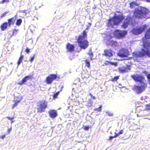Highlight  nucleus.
Masks as SVG:
<instances>
[{"label": "nucleus", "instance_id": "obj_18", "mask_svg": "<svg viewBox=\"0 0 150 150\" xmlns=\"http://www.w3.org/2000/svg\"><path fill=\"white\" fill-rule=\"evenodd\" d=\"M49 116L50 117L54 118L57 116V112L56 110H51L49 112Z\"/></svg>", "mask_w": 150, "mask_h": 150}, {"label": "nucleus", "instance_id": "obj_15", "mask_svg": "<svg viewBox=\"0 0 150 150\" xmlns=\"http://www.w3.org/2000/svg\"><path fill=\"white\" fill-rule=\"evenodd\" d=\"M33 78L32 75L26 76L23 78V79L21 81H19L18 83V84L20 85H22L25 83L29 80Z\"/></svg>", "mask_w": 150, "mask_h": 150}, {"label": "nucleus", "instance_id": "obj_34", "mask_svg": "<svg viewBox=\"0 0 150 150\" xmlns=\"http://www.w3.org/2000/svg\"><path fill=\"white\" fill-rule=\"evenodd\" d=\"M35 55V54H34L33 55V56L32 57H31L30 58V59L29 61L31 62H32L33 61V60H34V59Z\"/></svg>", "mask_w": 150, "mask_h": 150}, {"label": "nucleus", "instance_id": "obj_9", "mask_svg": "<svg viewBox=\"0 0 150 150\" xmlns=\"http://www.w3.org/2000/svg\"><path fill=\"white\" fill-rule=\"evenodd\" d=\"M117 55L121 57H127L130 53L128 49L122 48L119 50Z\"/></svg>", "mask_w": 150, "mask_h": 150}, {"label": "nucleus", "instance_id": "obj_5", "mask_svg": "<svg viewBox=\"0 0 150 150\" xmlns=\"http://www.w3.org/2000/svg\"><path fill=\"white\" fill-rule=\"evenodd\" d=\"M127 34L126 30H116L114 32V37L116 38L121 39L124 38Z\"/></svg>", "mask_w": 150, "mask_h": 150}, {"label": "nucleus", "instance_id": "obj_14", "mask_svg": "<svg viewBox=\"0 0 150 150\" xmlns=\"http://www.w3.org/2000/svg\"><path fill=\"white\" fill-rule=\"evenodd\" d=\"M131 67L130 65H127L126 67L122 66L119 67L118 68V71L120 73H125L130 69Z\"/></svg>", "mask_w": 150, "mask_h": 150}, {"label": "nucleus", "instance_id": "obj_7", "mask_svg": "<svg viewBox=\"0 0 150 150\" xmlns=\"http://www.w3.org/2000/svg\"><path fill=\"white\" fill-rule=\"evenodd\" d=\"M134 21L133 18L130 15H128L127 16L125 21L122 25V27L124 28H127L129 25H133Z\"/></svg>", "mask_w": 150, "mask_h": 150}, {"label": "nucleus", "instance_id": "obj_12", "mask_svg": "<svg viewBox=\"0 0 150 150\" xmlns=\"http://www.w3.org/2000/svg\"><path fill=\"white\" fill-rule=\"evenodd\" d=\"M132 78L136 82L143 83V81L145 80L144 77L142 75L136 74L131 75Z\"/></svg>", "mask_w": 150, "mask_h": 150}, {"label": "nucleus", "instance_id": "obj_24", "mask_svg": "<svg viewBox=\"0 0 150 150\" xmlns=\"http://www.w3.org/2000/svg\"><path fill=\"white\" fill-rule=\"evenodd\" d=\"M22 22V20L21 18L18 19L16 22V25L17 26H20Z\"/></svg>", "mask_w": 150, "mask_h": 150}, {"label": "nucleus", "instance_id": "obj_4", "mask_svg": "<svg viewBox=\"0 0 150 150\" xmlns=\"http://www.w3.org/2000/svg\"><path fill=\"white\" fill-rule=\"evenodd\" d=\"M60 79V76L59 75L57 74H51L46 77L45 81L47 84H51L54 80L58 81Z\"/></svg>", "mask_w": 150, "mask_h": 150}, {"label": "nucleus", "instance_id": "obj_42", "mask_svg": "<svg viewBox=\"0 0 150 150\" xmlns=\"http://www.w3.org/2000/svg\"><path fill=\"white\" fill-rule=\"evenodd\" d=\"M25 51L27 53H29L30 52V49H28V47H27L25 50Z\"/></svg>", "mask_w": 150, "mask_h": 150}, {"label": "nucleus", "instance_id": "obj_45", "mask_svg": "<svg viewBox=\"0 0 150 150\" xmlns=\"http://www.w3.org/2000/svg\"><path fill=\"white\" fill-rule=\"evenodd\" d=\"M9 1V0H3L1 2V3H3L5 2H8Z\"/></svg>", "mask_w": 150, "mask_h": 150}, {"label": "nucleus", "instance_id": "obj_23", "mask_svg": "<svg viewBox=\"0 0 150 150\" xmlns=\"http://www.w3.org/2000/svg\"><path fill=\"white\" fill-rule=\"evenodd\" d=\"M88 54L90 56V59L91 60L93 59V52H91V49L89 50V52L88 53Z\"/></svg>", "mask_w": 150, "mask_h": 150}, {"label": "nucleus", "instance_id": "obj_38", "mask_svg": "<svg viewBox=\"0 0 150 150\" xmlns=\"http://www.w3.org/2000/svg\"><path fill=\"white\" fill-rule=\"evenodd\" d=\"M6 118H7L8 120H9L11 121L12 120H13L14 118V117H9L8 116Z\"/></svg>", "mask_w": 150, "mask_h": 150}, {"label": "nucleus", "instance_id": "obj_3", "mask_svg": "<svg viewBox=\"0 0 150 150\" xmlns=\"http://www.w3.org/2000/svg\"><path fill=\"white\" fill-rule=\"evenodd\" d=\"M150 12L147 8L141 7L139 9H135L133 13V16L136 18L143 19L144 18H149L150 16H148L149 15Z\"/></svg>", "mask_w": 150, "mask_h": 150}, {"label": "nucleus", "instance_id": "obj_27", "mask_svg": "<svg viewBox=\"0 0 150 150\" xmlns=\"http://www.w3.org/2000/svg\"><path fill=\"white\" fill-rule=\"evenodd\" d=\"M124 133L123 130L122 129H121L120 131L118 133H116V132L115 133V134L116 135L117 137L119 136L120 134H122Z\"/></svg>", "mask_w": 150, "mask_h": 150}, {"label": "nucleus", "instance_id": "obj_35", "mask_svg": "<svg viewBox=\"0 0 150 150\" xmlns=\"http://www.w3.org/2000/svg\"><path fill=\"white\" fill-rule=\"evenodd\" d=\"M116 137H117L115 134V135L114 136H110L109 137V140H112L113 138H115Z\"/></svg>", "mask_w": 150, "mask_h": 150}, {"label": "nucleus", "instance_id": "obj_32", "mask_svg": "<svg viewBox=\"0 0 150 150\" xmlns=\"http://www.w3.org/2000/svg\"><path fill=\"white\" fill-rule=\"evenodd\" d=\"M59 91H58L56 93L54 94L53 95V98L55 99L56 98H57L59 94Z\"/></svg>", "mask_w": 150, "mask_h": 150}, {"label": "nucleus", "instance_id": "obj_47", "mask_svg": "<svg viewBox=\"0 0 150 150\" xmlns=\"http://www.w3.org/2000/svg\"><path fill=\"white\" fill-rule=\"evenodd\" d=\"M108 115L110 116H112L113 115V114L112 113H109L108 114Z\"/></svg>", "mask_w": 150, "mask_h": 150}, {"label": "nucleus", "instance_id": "obj_16", "mask_svg": "<svg viewBox=\"0 0 150 150\" xmlns=\"http://www.w3.org/2000/svg\"><path fill=\"white\" fill-rule=\"evenodd\" d=\"M66 48L67 52H72L75 50V46L74 45L68 43L66 46Z\"/></svg>", "mask_w": 150, "mask_h": 150}, {"label": "nucleus", "instance_id": "obj_41", "mask_svg": "<svg viewBox=\"0 0 150 150\" xmlns=\"http://www.w3.org/2000/svg\"><path fill=\"white\" fill-rule=\"evenodd\" d=\"M89 129V127L85 126L83 127V129L85 130H88Z\"/></svg>", "mask_w": 150, "mask_h": 150}, {"label": "nucleus", "instance_id": "obj_11", "mask_svg": "<svg viewBox=\"0 0 150 150\" xmlns=\"http://www.w3.org/2000/svg\"><path fill=\"white\" fill-rule=\"evenodd\" d=\"M47 102L45 100L40 101L38 107L37 108L38 112H44L45 110L47 107Z\"/></svg>", "mask_w": 150, "mask_h": 150}, {"label": "nucleus", "instance_id": "obj_20", "mask_svg": "<svg viewBox=\"0 0 150 150\" xmlns=\"http://www.w3.org/2000/svg\"><path fill=\"white\" fill-rule=\"evenodd\" d=\"M8 24L7 22H4L2 23L0 26L1 29L2 31H4L7 28Z\"/></svg>", "mask_w": 150, "mask_h": 150}, {"label": "nucleus", "instance_id": "obj_31", "mask_svg": "<svg viewBox=\"0 0 150 150\" xmlns=\"http://www.w3.org/2000/svg\"><path fill=\"white\" fill-rule=\"evenodd\" d=\"M119 76H115L112 79L111 81L112 82L117 81V80L119 79Z\"/></svg>", "mask_w": 150, "mask_h": 150}, {"label": "nucleus", "instance_id": "obj_48", "mask_svg": "<svg viewBox=\"0 0 150 150\" xmlns=\"http://www.w3.org/2000/svg\"><path fill=\"white\" fill-rule=\"evenodd\" d=\"M27 11L26 10H24L21 11V12L23 13H25Z\"/></svg>", "mask_w": 150, "mask_h": 150}, {"label": "nucleus", "instance_id": "obj_52", "mask_svg": "<svg viewBox=\"0 0 150 150\" xmlns=\"http://www.w3.org/2000/svg\"><path fill=\"white\" fill-rule=\"evenodd\" d=\"M149 82V83L150 85V80L149 81H148Z\"/></svg>", "mask_w": 150, "mask_h": 150}, {"label": "nucleus", "instance_id": "obj_17", "mask_svg": "<svg viewBox=\"0 0 150 150\" xmlns=\"http://www.w3.org/2000/svg\"><path fill=\"white\" fill-rule=\"evenodd\" d=\"M17 17V15H16L13 17L8 19V23L9 27L11 25H13L14 24L16 20Z\"/></svg>", "mask_w": 150, "mask_h": 150}, {"label": "nucleus", "instance_id": "obj_50", "mask_svg": "<svg viewBox=\"0 0 150 150\" xmlns=\"http://www.w3.org/2000/svg\"><path fill=\"white\" fill-rule=\"evenodd\" d=\"M146 1L150 3V0H146Z\"/></svg>", "mask_w": 150, "mask_h": 150}, {"label": "nucleus", "instance_id": "obj_8", "mask_svg": "<svg viewBox=\"0 0 150 150\" xmlns=\"http://www.w3.org/2000/svg\"><path fill=\"white\" fill-rule=\"evenodd\" d=\"M142 83L141 86L135 85L134 86V89L138 94H139L144 91L147 87V84L144 82Z\"/></svg>", "mask_w": 150, "mask_h": 150}, {"label": "nucleus", "instance_id": "obj_49", "mask_svg": "<svg viewBox=\"0 0 150 150\" xmlns=\"http://www.w3.org/2000/svg\"><path fill=\"white\" fill-rule=\"evenodd\" d=\"M116 12L117 13H121V12H120V11H116Z\"/></svg>", "mask_w": 150, "mask_h": 150}, {"label": "nucleus", "instance_id": "obj_51", "mask_svg": "<svg viewBox=\"0 0 150 150\" xmlns=\"http://www.w3.org/2000/svg\"><path fill=\"white\" fill-rule=\"evenodd\" d=\"M14 121H13V120H11V123H13V122Z\"/></svg>", "mask_w": 150, "mask_h": 150}, {"label": "nucleus", "instance_id": "obj_46", "mask_svg": "<svg viewBox=\"0 0 150 150\" xmlns=\"http://www.w3.org/2000/svg\"><path fill=\"white\" fill-rule=\"evenodd\" d=\"M142 73L144 74H148V72L146 71H144L142 72Z\"/></svg>", "mask_w": 150, "mask_h": 150}, {"label": "nucleus", "instance_id": "obj_33", "mask_svg": "<svg viewBox=\"0 0 150 150\" xmlns=\"http://www.w3.org/2000/svg\"><path fill=\"white\" fill-rule=\"evenodd\" d=\"M145 110H150V104H147L145 105Z\"/></svg>", "mask_w": 150, "mask_h": 150}, {"label": "nucleus", "instance_id": "obj_19", "mask_svg": "<svg viewBox=\"0 0 150 150\" xmlns=\"http://www.w3.org/2000/svg\"><path fill=\"white\" fill-rule=\"evenodd\" d=\"M108 21L107 25L108 27H111L113 28L114 27V26L115 25L114 22L113 21L112 17L108 19Z\"/></svg>", "mask_w": 150, "mask_h": 150}, {"label": "nucleus", "instance_id": "obj_40", "mask_svg": "<svg viewBox=\"0 0 150 150\" xmlns=\"http://www.w3.org/2000/svg\"><path fill=\"white\" fill-rule=\"evenodd\" d=\"M12 129V127H11L10 128L8 129H7V134H9L11 132V131Z\"/></svg>", "mask_w": 150, "mask_h": 150}, {"label": "nucleus", "instance_id": "obj_2", "mask_svg": "<svg viewBox=\"0 0 150 150\" xmlns=\"http://www.w3.org/2000/svg\"><path fill=\"white\" fill-rule=\"evenodd\" d=\"M87 32L85 30L83 31L81 35L78 36L77 41L81 49L85 50L89 46V42L87 39Z\"/></svg>", "mask_w": 150, "mask_h": 150}, {"label": "nucleus", "instance_id": "obj_21", "mask_svg": "<svg viewBox=\"0 0 150 150\" xmlns=\"http://www.w3.org/2000/svg\"><path fill=\"white\" fill-rule=\"evenodd\" d=\"M104 64L106 65H115V66L117 65V62H112L108 61H106L105 62Z\"/></svg>", "mask_w": 150, "mask_h": 150}, {"label": "nucleus", "instance_id": "obj_6", "mask_svg": "<svg viewBox=\"0 0 150 150\" xmlns=\"http://www.w3.org/2000/svg\"><path fill=\"white\" fill-rule=\"evenodd\" d=\"M147 27V25L145 24L141 26L133 28L132 30V32L135 35L140 34L145 30Z\"/></svg>", "mask_w": 150, "mask_h": 150}, {"label": "nucleus", "instance_id": "obj_25", "mask_svg": "<svg viewBox=\"0 0 150 150\" xmlns=\"http://www.w3.org/2000/svg\"><path fill=\"white\" fill-rule=\"evenodd\" d=\"M84 62L86 64V66L88 68H90V63L88 61V60L86 59L84 60Z\"/></svg>", "mask_w": 150, "mask_h": 150}, {"label": "nucleus", "instance_id": "obj_30", "mask_svg": "<svg viewBox=\"0 0 150 150\" xmlns=\"http://www.w3.org/2000/svg\"><path fill=\"white\" fill-rule=\"evenodd\" d=\"M117 44V42L116 41H114L113 40H111L110 42V44L112 46L115 45Z\"/></svg>", "mask_w": 150, "mask_h": 150}, {"label": "nucleus", "instance_id": "obj_22", "mask_svg": "<svg viewBox=\"0 0 150 150\" xmlns=\"http://www.w3.org/2000/svg\"><path fill=\"white\" fill-rule=\"evenodd\" d=\"M23 57V56L22 55H21L17 62V65L18 66H19L22 62Z\"/></svg>", "mask_w": 150, "mask_h": 150}, {"label": "nucleus", "instance_id": "obj_29", "mask_svg": "<svg viewBox=\"0 0 150 150\" xmlns=\"http://www.w3.org/2000/svg\"><path fill=\"white\" fill-rule=\"evenodd\" d=\"M102 105H100L98 108H95L94 110L100 112L101 110Z\"/></svg>", "mask_w": 150, "mask_h": 150}, {"label": "nucleus", "instance_id": "obj_1", "mask_svg": "<svg viewBox=\"0 0 150 150\" xmlns=\"http://www.w3.org/2000/svg\"><path fill=\"white\" fill-rule=\"evenodd\" d=\"M150 28L146 31L142 39V48L141 51L132 53L133 58L142 57L146 56L150 57Z\"/></svg>", "mask_w": 150, "mask_h": 150}, {"label": "nucleus", "instance_id": "obj_37", "mask_svg": "<svg viewBox=\"0 0 150 150\" xmlns=\"http://www.w3.org/2000/svg\"><path fill=\"white\" fill-rule=\"evenodd\" d=\"M146 76L147 79L148 81H149L150 80V73L146 75Z\"/></svg>", "mask_w": 150, "mask_h": 150}, {"label": "nucleus", "instance_id": "obj_26", "mask_svg": "<svg viewBox=\"0 0 150 150\" xmlns=\"http://www.w3.org/2000/svg\"><path fill=\"white\" fill-rule=\"evenodd\" d=\"M135 5H137V4L134 1L131 2L130 4V7L131 8L134 7Z\"/></svg>", "mask_w": 150, "mask_h": 150}, {"label": "nucleus", "instance_id": "obj_28", "mask_svg": "<svg viewBox=\"0 0 150 150\" xmlns=\"http://www.w3.org/2000/svg\"><path fill=\"white\" fill-rule=\"evenodd\" d=\"M21 100H17L15 102V103L13 105L12 108L13 109L14 107L17 106L19 103L20 101Z\"/></svg>", "mask_w": 150, "mask_h": 150}, {"label": "nucleus", "instance_id": "obj_39", "mask_svg": "<svg viewBox=\"0 0 150 150\" xmlns=\"http://www.w3.org/2000/svg\"><path fill=\"white\" fill-rule=\"evenodd\" d=\"M6 137V135L5 134H4L0 137V139H4Z\"/></svg>", "mask_w": 150, "mask_h": 150}, {"label": "nucleus", "instance_id": "obj_10", "mask_svg": "<svg viewBox=\"0 0 150 150\" xmlns=\"http://www.w3.org/2000/svg\"><path fill=\"white\" fill-rule=\"evenodd\" d=\"M115 16L112 17V19L113 21L114 22V23L115 24V25H118L125 19V16L122 13L121 14L118 16H116L115 13Z\"/></svg>", "mask_w": 150, "mask_h": 150}, {"label": "nucleus", "instance_id": "obj_44", "mask_svg": "<svg viewBox=\"0 0 150 150\" xmlns=\"http://www.w3.org/2000/svg\"><path fill=\"white\" fill-rule=\"evenodd\" d=\"M90 95L91 96V98L92 99H96V97H95L93 96L90 93Z\"/></svg>", "mask_w": 150, "mask_h": 150}, {"label": "nucleus", "instance_id": "obj_36", "mask_svg": "<svg viewBox=\"0 0 150 150\" xmlns=\"http://www.w3.org/2000/svg\"><path fill=\"white\" fill-rule=\"evenodd\" d=\"M88 24H89V25H88L87 26L86 29V30H85L86 31V30H88L89 29L90 26L91 25V23H88Z\"/></svg>", "mask_w": 150, "mask_h": 150}, {"label": "nucleus", "instance_id": "obj_43", "mask_svg": "<svg viewBox=\"0 0 150 150\" xmlns=\"http://www.w3.org/2000/svg\"><path fill=\"white\" fill-rule=\"evenodd\" d=\"M7 12H5L1 16V18H2L4 16H5L6 15V14L7 13Z\"/></svg>", "mask_w": 150, "mask_h": 150}, {"label": "nucleus", "instance_id": "obj_13", "mask_svg": "<svg viewBox=\"0 0 150 150\" xmlns=\"http://www.w3.org/2000/svg\"><path fill=\"white\" fill-rule=\"evenodd\" d=\"M114 54V52L111 49H105L104 50L103 55L110 58L112 57Z\"/></svg>", "mask_w": 150, "mask_h": 150}]
</instances>
